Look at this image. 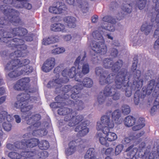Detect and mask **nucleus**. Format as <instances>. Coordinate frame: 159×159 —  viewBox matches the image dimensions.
Here are the masks:
<instances>
[{"mask_svg": "<svg viewBox=\"0 0 159 159\" xmlns=\"http://www.w3.org/2000/svg\"><path fill=\"white\" fill-rule=\"evenodd\" d=\"M112 61L108 58H106L103 60V65L107 68H112L113 72L117 73L115 78V85L111 87H106L103 91V94L106 96L112 97L114 100L119 99L120 94L116 89H121L123 91L125 89L126 96L129 97L132 94L130 87L127 85L128 82L126 80H128V73L126 70H123L119 71V69L122 66V61L121 60H119L113 65Z\"/></svg>", "mask_w": 159, "mask_h": 159, "instance_id": "1", "label": "nucleus"}, {"mask_svg": "<svg viewBox=\"0 0 159 159\" xmlns=\"http://www.w3.org/2000/svg\"><path fill=\"white\" fill-rule=\"evenodd\" d=\"M38 99L36 97H30L29 94L22 93L17 96V101L15 103L14 107L16 108H20L21 111L24 113L22 116L27 124H33L30 126V127L33 131V135L43 136L46 135L47 132L45 129H42L40 122H38L40 119L41 116L38 114L34 115L29 111L32 108V106L30 105H28L27 104L30 102H34Z\"/></svg>", "mask_w": 159, "mask_h": 159, "instance_id": "2", "label": "nucleus"}, {"mask_svg": "<svg viewBox=\"0 0 159 159\" xmlns=\"http://www.w3.org/2000/svg\"><path fill=\"white\" fill-rule=\"evenodd\" d=\"M0 9L2 11H3L5 16V20L3 17H0V35L2 37L0 39L1 41L7 43V38L13 37L15 35L22 36L27 33V30L23 28H14L12 30V33L10 34H9V32L4 31L3 28L6 21H9L11 23H16L19 22V13L11 8L10 6L5 4L1 6Z\"/></svg>", "mask_w": 159, "mask_h": 159, "instance_id": "3", "label": "nucleus"}, {"mask_svg": "<svg viewBox=\"0 0 159 159\" xmlns=\"http://www.w3.org/2000/svg\"><path fill=\"white\" fill-rule=\"evenodd\" d=\"M81 58L80 56H79L74 62V65L77 67V69L74 66L71 68L65 69L61 73L63 77L53 79V81L49 82L48 84V87H49V85H50L51 86L60 87L61 83H66L69 81L68 77L70 78L75 77L76 81H79L78 77L80 78L82 73L84 75L88 73L89 72V65L86 63H83L82 60L80 62Z\"/></svg>", "mask_w": 159, "mask_h": 159, "instance_id": "4", "label": "nucleus"}, {"mask_svg": "<svg viewBox=\"0 0 159 159\" xmlns=\"http://www.w3.org/2000/svg\"><path fill=\"white\" fill-rule=\"evenodd\" d=\"M114 127V123L110 120L108 116H103L100 121L97 123L96 129L98 131H102L105 135L104 136L102 133H98L96 137L98 139L100 143L102 145H108L107 141L112 142L117 139V134L113 132H110V129Z\"/></svg>", "mask_w": 159, "mask_h": 159, "instance_id": "5", "label": "nucleus"}, {"mask_svg": "<svg viewBox=\"0 0 159 159\" xmlns=\"http://www.w3.org/2000/svg\"><path fill=\"white\" fill-rule=\"evenodd\" d=\"M79 79L78 77V79L79 80V81H78L79 82L78 84L80 85L74 86L72 88L70 85H67L63 88V90L65 93H67L69 92L70 89H71V93L72 94L71 97L75 101L70 100L69 101V102L71 103V105H73L75 107H78L77 110H81L84 107L83 103L81 101L79 100H77L76 98L79 97V93L82 87L84 86L86 87H90L93 85V82L91 79L88 77L85 78L82 82H80V80Z\"/></svg>", "mask_w": 159, "mask_h": 159, "instance_id": "6", "label": "nucleus"}, {"mask_svg": "<svg viewBox=\"0 0 159 159\" xmlns=\"http://www.w3.org/2000/svg\"><path fill=\"white\" fill-rule=\"evenodd\" d=\"M30 61L27 59L21 60L19 59H16L8 63L5 69L9 70L24 66L20 71V74L28 75L32 72L33 70L32 67L28 65Z\"/></svg>", "mask_w": 159, "mask_h": 159, "instance_id": "7", "label": "nucleus"}, {"mask_svg": "<svg viewBox=\"0 0 159 159\" xmlns=\"http://www.w3.org/2000/svg\"><path fill=\"white\" fill-rule=\"evenodd\" d=\"M58 113L60 115H66L64 120L68 122V124L70 127L73 126L77 124L83 119L82 115L74 116L75 113L72 111L71 109L67 107L60 108L58 111Z\"/></svg>", "mask_w": 159, "mask_h": 159, "instance_id": "8", "label": "nucleus"}, {"mask_svg": "<svg viewBox=\"0 0 159 159\" xmlns=\"http://www.w3.org/2000/svg\"><path fill=\"white\" fill-rule=\"evenodd\" d=\"M92 35L95 39L97 40L95 41L96 42H93L91 44L90 47L92 49L97 53L105 54L107 50L102 36L97 31L93 32Z\"/></svg>", "mask_w": 159, "mask_h": 159, "instance_id": "9", "label": "nucleus"}, {"mask_svg": "<svg viewBox=\"0 0 159 159\" xmlns=\"http://www.w3.org/2000/svg\"><path fill=\"white\" fill-rule=\"evenodd\" d=\"M39 144V140L36 138H33L29 140L23 139L21 142H16L14 144L10 143L7 145V148L10 150H16L18 149H26V148H33Z\"/></svg>", "mask_w": 159, "mask_h": 159, "instance_id": "10", "label": "nucleus"}, {"mask_svg": "<svg viewBox=\"0 0 159 159\" xmlns=\"http://www.w3.org/2000/svg\"><path fill=\"white\" fill-rule=\"evenodd\" d=\"M8 43L9 47H15L18 49L12 54L11 56L15 57H24L26 55L25 50L27 48L26 46L24 44V42L22 40L15 38L9 41Z\"/></svg>", "mask_w": 159, "mask_h": 159, "instance_id": "11", "label": "nucleus"}, {"mask_svg": "<svg viewBox=\"0 0 159 159\" xmlns=\"http://www.w3.org/2000/svg\"><path fill=\"white\" fill-rule=\"evenodd\" d=\"M96 74L100 76L99 82L102 85L106 83L110 84L112 83L114 78H116L115 75H113V73L110 74L106 77L107 74L105 72H103L102 69L100 67H96L95 69Z\"/></svg>", "mask_w": 159, "mask_h": 159, "instance_id": "12", "label": "nucleus"}, {"mask_svg": "<svg viewBox=\"0 0 159 159\" xmlns=\"http://www.w3.org/2000/svg\"><path fill=\"white\" fill-rule=\"evenodd\" d=\"M152 1L155 4V10L156 16L152 17L151 20L153 23L154 26L158 27L154 34V37L157 38L159 36V0H152Z\"/></svg>", "mask_w": 159, "mask_h": 159, "instance_id": "13", "label": "nucleus"}, {"mask_svg": "<svg viewBox=\"0 0 159 159\" xmlns=\"http://www.w3.org/2000/svg\"><path fill=\"white\" fill-rule=\"evenodd\" d=\"M103 21L104 22L102 23L101 26L102 28L111 32L115 30L113 25L116 23L115 19H113L111 16H106L103 18Z\"/></svg>", "mask_w": 159, "mask_h": 159, "instance_id": "14", "label": "nucleus"}, {"mask_svg": "<svg viewBox=\"0 0 159 159\" xmlns=\"http://www.w3.org/2000/svg\"><path fill=\"white\" fill-rule=\"evenodd\" d=\"M26 156L24 159H33V157L35 155V153L32 152H24ZM25 154H20L16 152H10L8 154V157L12 159H20L22 157H24V155Z\"/></svg>", "mask_w": 159, "mask_h": 159, "instance_id": "15", "label": "nucleus"}, {"mask_svg": "<svg viewBox=\"0 0 159 159\" xmlns=\"http://www.w3.org/2000/svg\"><path fill=\"white\" fill-rule=\"evenodd\" d=\"M30 81V79L28 77L21 79L14 85V88L17 90H25L29 87Z\"/></svg>", "mask_w": 159, "mask_h": 159, "instance_id": "16", "label": "nucleus"}, {"mask_svg": "<svg viewBox=\"0 0 159 159\" xmlns=\"http://www.w3.org/2000/svg\"><path fill=\"white\" fill-rule=\"evenodd\" d=\"M66 10L65 5L63 3L57 2L49 7V11L52 13L60 14Z\"/></svg>", "mask_w": 159, "mask_h": 159, "instance_id": "17", "label": "nucleus"}, {"mask_svg": "<svg viewBox=\"0 0 159 159\" xmlns=\"http://www.w3.org/2000/svg\"><path fill=\"white\" fill-rule=\"evenodd\" d=\"M55 64V58L53 57L50 58L44 62L42 68V70L45 72H48L54 68Z\"/></svg>", "mask_w": 159, "mask_h": 159, "instance_id": "18", "label": "nucleus"}, {"mask_svg": "<svg viewBox=\"0 0 159 159\" xmlns=\"http://www.w3.org/2000/svg\"><path fill=\"white\" fill-rule=\"evenodd\" d=\"M133 71L134 73L133 85L137 88H141L143 86V80L142 78L140 77V71L139 70Z\"/></svg>", "mask_w": 159, "mask_h": 159, "instance_id": "19", "label": "nucleus"}, {"mask_svg": "<svg viewBox=\"0 0 159 159\" xmlns=\"http://www.w3.org/2000/svg\"><path fill=\"white\" fill-rule=\"evenodd\" d=\"M89 124V122L88 121L82 123L80 125L76 128L75 131L79 132L81 136L86 135L89 132V129L86 127V125Z\"/></svg>", "mask_w": 159, "mask_h": 159, "instance_id": "20", "label": "nucleus"}, {"mask_svg": "<svg viewBox=\"0 0 159 159\" xmlns=\"http://www.w3.org/2000/svg\"><path fill=\"white\" fill-rule=\"evenodd\" d=\"M23 0H14L12 2V4H10L12 6L17 8H22L25 7L28 9H30L32 7L31 5L27 2H24Z\"/></svg>", "mask_w": 159, "mask_h": 159, "instance_id": "21", "label": "nucleus"}, {"mask_svg": "<svg viewBox=\"0 0 159 159\" xmlns=\"http://www.w3.org/2000/svg\"><path fill=\"white\" fill-rule=\"evenodd\" d=\"M157 85L154 80H151L148 85L147 89H146V88L143 87V94L144 95L145 94L149 95L151 93L152 90L154 88L155 89H154V91L156 93V90H157V88H158V87H157Z\"/></svg>", "mask_w": 159, "mask_h": 159, "instance_id": "22", "label": "nucleus"}, {"mask_svg": "<svg viewBox=\"0 0 159 159\" xmlns=\"http://www.w3.org/2000/svg\"><path fill=\"white\" fill-rule=\"evenodd\" d=\"M108 116L110 117L109 116ZM121 116V113L119 110H117L115 111L112 114V120L110 119L111 121H113V122L117 124H120L121 123L122 121L121 119H120Z\"/></svg>", "mask_w": 159, "mask_h": 159, "instance_id": "23", "label": "nucleus"}, {"mask_svg": "<svg viewBox=\"0 0 159 159\" xmlns=\"http://www.w3.org/2000/svg\"><path fill=\"white\" fill-rule=\"evenodd\" d=\"M132 9V4L130 3L124 4L122 8V10L124 12L123 13H121V17L117 19L119 20L122 19L126 14L130 13L131 12Z\"/></svg>", "mask_w": 159, "mask_h": 159, "instance_id": "24", "label": "nucleus"}, {"mask_svg": "<svg viewBox=\"0 0 159 159\" xmlns=\"http://www.w3.org/2000/svg\"><path fill=\"white\" fill-rule=\"evenodd\" d=\"M144 132L143 131H142L137 134L136 136L132 135L129 136V138H125L122 140V142L124 144H126L129 143L131 140L136 141L137 140L138 138L142 136L144 134Z\"/></svg>", "mask_w": 159, "mask_h": 159, "instance_id": "25", "label": "nucleus"}, {"mask_svg": "<svg viewBox=\"0 0 159 159\" xmlns=\"http://www.w3.org/2000/svg\"><path fill=\"white\" fill-rule=\"evenodd\" d=\"M135 121V119L130 116L126 117L124 120V125L125 126L128 127H130L134 125Z\"/></svg>", "mask_w": 159, "mask_h": 159, "instance_id": "26", "label": "nucleus"}, {"mask_svg": "<svg viewBox=\"0 0 159 159\" xmlns=\"http://www.w3.org/2000/svg\"><path fill=\"white\" fill-rule=\"evenodd\" d=\"M51 29L54 31L65 32L66 31L64 25L61 23H55L52 25Z\"/></svg>", "mask_w": 159, "mask_h": 159, "instance_id": "27", "label": "nucleus"}, {"mask_svg": "<svg viewBox=\"0 0 159 159\" xmlns=\"http://www.w3.org/2000/svg\"><path fill=\"white\" fill-rule=\"evenodd\" d=\"M75 141H72L69 143V148L66 151V153L68 155L73 153L76 150L75 146L76 145Z\"/></svg>", "mask_w": 159, "mask_h": 159, "instance_id": "28", "label": "nucleus"}, {"mask_svg": "<svg viewBox=\"0 0 159 159\" xmlns=\"http://www.w3.org/2000/svg\"><path fill=\"white\" fill-rule=\"evenodd\" d=\"M64 21L67 23L68 26L71 28H74L76 26V19L73 17H67L65 18Z\"/></svg>", "mask_w": 159, "mask_h": 159, "instance_id": "29", "label": "nucleus"}, {"mask_svg": "<svg viewBox=\"0 0 159 159\" xmlns=\"http://www.w3.org/2000/svg\"><path fill=\"white\" fill-rule=\"evenodd\" d=\"M125 152L127 153V156H135V155L138 152L137 148H134L133 145H131L128 148Z\"/></svg>", "mask_w": 159, "mask_h": 159, "instance_id": "30", "label": "nucleus"}, {"mask_svg": "<svg viewBox=\"0 0 159 159\" xmlns=\"http://www.w3.org/2000/svg\"><path fill=\"white\" fill-rule=\"evenodd\" d=\"M143 118H139L137 122L136 125L132 128V129L134 131H137L141 129L145 126Z\"/></svg>", "mask_w": 159, "mask_h": 159, "instance_id": "31", "label": "nucleus"}, {"mask_svg": "<svg viewBox=\"0 0 159 159\" xmlns=\"http://www.w3.org/2000/svg\"><path fill=\"white\" fill-rule=\"evenodd\" d=\"M143 118H139L137 122L136 125L132 128V129L134 131H137L141 129L145 126Z\"/></svg>", "mask_w": 159, "mask_h": 159, "instance_id": "32", "label": "nucleus"}, {"mask_svg": "<svg viewBox=\"0 0 159 159\" xmlns=\"http://www.w3.org/2000/svg\"><path fill=\"white\" fill-rule=\"evenodd\" d=\"M152 26L148 23H145L142 25L141 30L142 31H144L146 34H148L152 30Z\"/></svg>", "mask_w": 159, "mask_h": 159, "instance_id": "33", "label": "nucleus"}, {"mask_svg": "<svg viewBox=\"0 0 159 159\" xmlns=\"http://www.w3.org/2000/svg\"><path fill=\"white\" fill-rule=\"evenodd\" d=\"M58 40L54 36H51L43 39L42 43L45 45H47L52 43L57 42Z\"/></svg>", "mask_w": 159, "mask_h": 159, "instance_id": "34", "label": "nucleus"}, {"mask_svg": "<svg viewBox=\"0 0 159 159\" xmlns=\"http://www.w3.org/2000/svg\"><path fill=\"white\" fill-rule=\"evenodd\" d=\"M94 152V148H89L84 156V158L85 159H94L95 157Z\"/></svg>", "mask_w": 159, "mask_h": 159, "instance_id": "35", "label": "nucleus"}, {"mask_svg": "<svg viewBox=\"0 0 159 159\" xmlns=\"http://www.w3.org/2000/svg\"><path fill=\"white\" fill-rule=\"evenodd\" d=\"M49 146L48 142L46 140H42L39 142V148L42 150L47 149L49 148Z\"/></svg>", "mask_w": 159, "mask_h": 159, "instance_id": "36", "label": "nucleus"}, {"mask_svg": "<svg viewBox=\"0 0 159 159\" xmlns=\"http://www.w3.org/2000/svg\"><path fill=\"white\" fill-rule=\"evenodd\" d=\"M65 50L63 47H57L52 50V53L54 54H58L63 53Z\"/></svg>", "mask_w": 159, "mask_h": 159, "instance_id": "37", "label": "nucleus"}, {"mask_svg": "<svg viewBox=\"0 0 159 159\" xmlns=\"http://www.w3.org/2000/svg\"><path fill=\"white\" fill-rule=\"evenodd\" d=\"M156 157L157 158L153 153L148 151H146L144 153L143 159H154Z\"/></svg>", "mask_w": 159, "mask_h": 159, "instance_id": "38", "label": "nucleus"}, {"mask_svg": "<svg viewBox=\"0 0 159 159\" xmlns=\"http://www.w3.org/2000/svg\"><path fill=\"white\" fill-rule=\"evenodd\" d=\"M2 126L5 131L8 132L11 129L12 124L10 122H4L2 124Z\"/></svg>", "mask_w": 159, "mask_h": 159, "instance_id": "39", "label": "nucleus"}, {"mask_svg": "<svg viewBox=\"0 0 159 159\" xmlns=\"http://www.w3.org/2000/svg\"><path fill=\"white\" fill-rule=\"evenodd\" d=\"M121 110L122 112L125 115L128 114L130 111L129 107L126 104H124L121 107Z\"/></svg>", "mask_w": 159, "mask_h": 159, "instance_id": "40", "label": "nucleus"}, {"mask_svg": "<svg viewBox=\"0 0 159 159\" xmlns=\"http://www.w3.org/2000/svg\"><path fill=\"white\" fill-rule=\"evenodd\" d=\"M147 0H138L137 2V5L140 10L143 9L145 7Z\"/></svg>", "mask_w": 159, "mask_h": 159, "instance_id": "41", "label": "nucleus"}, {"mask_svg": "<svg viewBox=\"0 0 159 159\" xmlns=\"http://www.w3.org/2000/svg\"><path fill=\"white\" fill-rule=\"evenodd\" d=\"M124 148L122 144H119L117 145L115 149V154L116 155L119 154L122 151Z\"/></svg>", "mask_w": 159, "mask_h": 159, "instance_id": "42", "label": "nucleus"}, {"mask_svg": "<svg viewBox=\"0 0 159 159\" xmlns=\"http://www.w3.org/2000/svg\"><path fill=\"white\" fill-rule=\"evenodd\" d=\"M114 149L112 148H109L105 149L104 148H103L102 150V152L105 153L106 155H111L113 152Z\"/></svg>", "mask_w": 159, "mask_h": 159, "instance_id": "43", "label": "nucleus"}, {"mask_svg": "<svg viewBox=\"0 0 159 159\" xmlns=\"http://www.w3.org/2000/svg\"><path fill=\"white\" fill-rule=\"evenodd\" d=\"M21 75L20 74V72L17 73L16 70L10 72L8 75V76L11 78H16Z\"/></svg>", "mask_w": 159, "mask_h": 159, "instance_id": "44", "label": "nucleus"}, {"mask_svg": "<svg viewBox=\"0 0 159 159\" xmlns=\"http://www.w3.org/2000/svg\"><path fill=\"white\" fill-rule=\"evenodd\" d=\"M64 103V102H62L61 103L59 102H54L51 103L50 105V106L52 108H56L60 107L61 104H62V105H63Z\"/></svg>", "mask_w": 159, "mask_h": 159, "instance_id": "45", "label": "nucleus"}, {"mask_svg": "<svg viewBox=\"0 0 159 159\" xmlns=\"http://www.w3.org/2000/svg\"><path fill=\"white\" fill-rule=\"evenodd\" d=\"M145 143L144 142H143L141 143L139 145L138 148L137 149L138 150V152H143V150L145 149Z\"/></svg>", "mask_w": 159, "mask_h": 159, "instance_id": "46", "label": "nucleus"}, {"mask_svg": "<svg viewBox=\"0 0 159 159\" xmlns=\"http://www.w3.org/2000/svg\"><path fill=\"white\" fill-rule=\"evenodd\" d=\"M7 112L5 111H2L0 112V122H2L5 120Z\"/></svg>", "mask_w": 159, "mask_h": 159, "instance_id": "47", "label": "nucleus"}, {"mask_svg": "<svg viewBox=\"0 0 159 159\" xmlns=\"http://www.w3.org/2000/svg\"><path fill=\"white\" fill-rule=\"evenodd\" d=\"M118 53L117 50L115 48H112L111 50L110 54L111 56L115 57L117 56Z\"/></svg>", "mask_w": 159, "mask_h": 159, "instance_id": "48", "label": "nucleus"}, {"mask_svg": "<svg viewBox=\"0 0 159 159\" xmlns=\"http://www.w3.org/2000/svg\"><path fill=\"white\" fill-rule=\"evenodd\" d=\"M142 43V41L141 40L139 39L138 38H136L134 40L133 45L135 46L138 45L140 46L141 45Z\"/></svg>", "mask_w": 159, "mask_h": 159, "instance_id": "49", "label": "nucleus"}, {"mask_svg": "<svg viewBox=\"0 0 159 159\" xmlns=\"http://www.w3.org/2000/svg\"><path fill=\"white\" fill-rule=\"evenodd\" d=\"M139 96L138 95V93L136 92L134 94V101L135 104L136 105H138L139 103Z\"/></svg>", "mask_w": 159, "mask_h": 159, "instance_id": "50", "label": "nucleus"}, {"mask_svg": "<svg viewBox=\"0 0 159 159\" xmlns=\"http://www.w3.org/2000/svg\"><path fill=\"white\" fill-rule=\"evenodd\" d=\"M157 110V106H153L151 108L150 111L151 115H153L155 114Z\"/></svg>", "mask_w": 159, "mask_h": 159, "instance_id": "51", "label": "nucleus"}, {"mask_svg": "<svg viewBox=\"0 0 159 159\" xmlns=\"http://www.w3.org/2000/svg\"><path fill=\"white\" fill-rule=\"evenodd\" d=\"M98 100L99 104H101L104 102L105 99L103 97L99 96L98 97Z\"/></svg>", "mask_w": 159, "mask_h": 159, "instance_id": "52", "label": "nucleus"}, {"mask_svg": "<svg viewBox=\"0 0 159 159\" xmlns=\"http://www.w3.org/2000/svg\"><path fill=\"white\" fill-rule=\"evenodd\" d=\"M6 116V120L7 121V122H11L13 120L12 117L10 114H8L7 113Z\"/></svg>", "mask_w": 159, "mask_h": 159, "instance_id": "53", "label": "nucleus"}, {"mask_svg": "<svg viewBox=\"0 0 159 159\" xmlns=\"http://www.w3.org/2000/svg\"><path fill=\"white\" fill-rule=\"evenodd\" d=\"M14 118L15 119V121L17 123H19L20 122L21 119L19 115H15L14 116Z\"/></svg>", "mask_w": 159, "mask_h": 159, "instance_id": "54", "label": "nucleus"}, {"mask_svg": "<svg viewBox=\"0 0 159 159\" xmlns=\"http://www.w3.org/2000/svg\"><path fill=\"white\" fill-rule=\"evenodd\" d=\"M154 48L156 49L159 48V38L155 42L154 44Z\"/></svg>", "mask_w": 159, "mask_h": 159, "instance_id": "55", "label": "nucleus"}, {"mask_svg": "<svg viewBox=\"0 0 159 159\" xmlns=\"http://www.w3.org/2000/svg\"><path fill=\"white\" fill-rule=\"evenodd\" d=\"M137 66V62L135 61L133 63V64L132 66V70L133 71L135 70H136Z\"/></svg>", "mask_w": 159, "mask_h": 159, "instance_id": "56", "label": "nucleus"}, {"mask_svg": "<svg viewBox=\"0 0 159 159\" xmlns=\"http://www.w3.org/2000/svg\"><path fill=\"white\" fill-rule=\"evenodd\" d=\"M61 70V68L60 66H58L55 68L54 70V73H58Z\"/></svg>", "mask_w": 159, "mask_h": 159, "instance_id": "57", "label": "nucleus"}, {"mask_svg": "<svg viewBox=\"0 0 159 159\" xmlns=\"http://www.w3.org/2000/svg\"><path fill=\"white\" fill-rule=\"evenodd\" d=\"M98 16H94L92 18V21L93 23L96 22L98 20Z\"/></svg>", "mask_w": 159, "mask_h": 159, "instance_id": "58", "label": "nucleus"}, {"mask_svg": "<svg viewBox=\"0 0 159 159\" xmlns=\"http://www.w3.org/2000/svg\"><path fill=\"white\" fill-rule=\"evenodd\" d=\"M77 2L80 3L81 0H76ZM75 0H67V2L70 4H72L74 2Z\"/></svg>", "mask_w": 159, "mask_h": 159, "instance_id": "59", "label": "nucleus"}, {"mask_svg": "<svg viewBox=\"0 0 159 159\" xmlns=\"http://www.w3.org/2000/svg\"><path fill=\"white\" fill-rule=\"evenodd\" d=\"M6 97L5 96L2 97L0 98V104H2L6 100Z\"/></svg>", "mask_w": 159, "mask_h": 159, "instance_id": "60", "label": "nucleus"}, {"mask_svg": "<svg viewBox=\"0 0 159 159\" xmlns=\"http://www.w3.org/2000/svg\"><path fill=\"white\" fill-rule=\"evenodd\" d=\"M72 38L71 36L70 35L66 36L64 37V39L66 41H69Z\"/></svg>", "mask_w": 159, "mask_h": 159, "instance_id": "61", "label": "nucleus"}, {"mask_svg": "<svg viewBox=\"0 0 159 159\" xmlns=\"http://www.w3.org/2000/svg\"><path fill=\"white\" fill-rule=\"evenodd\" d=\"M5 92V89L4 88H0V96L3 95Z\"/></svg>", "mask_w": 159, "mask_h": 159, "instance_id": "62", "label": "nucleus"}, {"mask_svg": "<svg viewBox=\"0 0 159 159\" xmlns=\"http://www.w3.org/2000/svg\"><path fill=\"white\" fill-rule=\"evenodd\" d=\"M14 0H4V2L7 4H12V2L14 1Z\"/></svg>", "mask_w": 159, "mask_h": 159, "instance_id": "63", "label": "nucleus"}, {"mask_svg": "<svg viewBox=\"0 0 159 159\" xmlns=\"http://www.w3.org/2000/svg\"><path fill=\"white\" fill-rule=\"evenodd\" d=\"M108 39L112 40L113 39V37L110 34H107L106 35Z\"/></svg>", "mask_w": 159, "mask_h": 159, "instance_id": "64", "label": "nucleus"}]
</instances>
